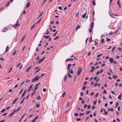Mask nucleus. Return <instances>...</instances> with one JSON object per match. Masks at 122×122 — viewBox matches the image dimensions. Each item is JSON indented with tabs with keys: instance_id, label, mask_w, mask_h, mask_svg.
I'll return each instance as SVG.
<instances>
[{
	"instance_id": "1",
	"label": "nucleus",
	"mask_w": 122,
	"mask_h": 122,
	"mask_svg": "<svg viewBox=\"0 0 122 122\" xmlns=\"http://www.w3.org/2000/svg\"><path fill=\"white\" fill-rule=\"evenodd\" d=\"M38 75L36 76L34 78H33L31 82H33L35 81H37L39 79V77H38Z\"/></svg>"
},
{
	"instance_id": "2",
	"label": "nucleus",
	"mask_w": 122,
	"mask_h": 122,
	"mask_svg": "<svg viewBox=\"0 0 122 122\" xmlns=\"http://www.w3.org/2000/svg\"><path fill=\"white\" fill-rule=\"evenodd\" d=\"M82 68L81 67H80L78 68L77 72V76H79L80 75L82 71Z\"/></svg>"
},
{
	"instance_id": "3",
	"label": "nucleus",
	"mask_w": 122,
	"mask_h": 122,
	"mask_svg": "<svg viewBox=\"0 0 122 122\" xmlns=\"http://www.w3.org/2000/svg\"><path fill=\"white\" fill-rule=\"evenodd\" d=\"M18 20H17L16 22V23L14 25H12L15 28L16 27H19L20 26V25L19 24H18Z\"/></svg>"
},
{
	"instance_id": "4",
	"label": "nucleus",
	"mask_w": 122,
	"mask_h": 122,
	"mask_svg": "<svg viewBox=\"0 0 122 122\" xmlns=\"http://www.w3.org/2000/svg\"><path fill=\"white\" fill-rule=\"evenodd\" d=\"M33 84H31L30 86L29 87V88L28 90H27V92H29L30 91V90L32 88V86H33Z\"/></svg>"
},
{
	"instance_id": "5",
	"label": "nucleus",
	"mask_w": 122,
	"mask_h": 122,
	"mask_svg": "<svg viewBox=\"0 0 122 122\" xmlns=\"http://www.w3.org/2000/svg\"><path fill=\"white\" fill-rule=\"evenodd\" d=\"M43 60H42V59H40L36 63V64H37V63H40L42 61H43Z\"/></svg>"
},
{
	"instance_id": "6",
	"label": "nucleus",
	"mask_w": 122,
	"mask_h": 122,
	"mask_svg": "<svg viewBox=\"0 0 122 122\" xmlns=\"http://www.w3.org/2000/svg\"><path fill=\"white\" fill-rule=\"evenodd\" d=\"M109 61L110 63H112L114 62V60L112 58H110L109 59Z\"/></svg>"
},
{
	"instance_id": "7",
	"label": "nucleus",
	"mask_w": 122,
	"mask_h": 122,
	"mask_svg": "<svg viewBox=\"0 0 122 122\" xmlns=\"http://www.w3.org/2000/svg\"><path fill=\"white\" fill-rule=\"evenodd\" d=\"M30 2H28L27 4H26V8H28L30 6Z\"/></svg>"
},
{
	"instance_id": "8",
	"label": "nucleus",
	"mask_w": 122,
	"mask_h": 122,
	"mask_svg": "<svg viewBox=\"0 0 122 122\" xmlns=\"http://www.w3.org/2000/svg\"><path fill=\"white\" fill-rule=\"evenodd\" d=\"M121 96H122V94L121 93L118 96V99L120 100L121 99Z\"/></svg>"
},
{
	"instance_id": "9",
	"label": "nucleus",
	"mask_w": 122,
	"mask_h": 122,
	"mask_svg": "<svg viewBox=\"0 0 122 122\" xmlns=\"http://www.w3.org/2000/svg\"><path fill=\"white\" fill-rule=\"evenodd\" d=\"M94 25V23L93 22H92L91 24V25H90V27L91 28H92V29L93 27V25Z\"/></svg>"
},
{
	"instance_id": "10",
	"label": "nucleus",
	"mask_w": 122,
	"mask_h": 122,
	"mask_svg": "<svg viewBox=\"0 0 122 122\" xmlns=\"http://www.w3.org/2000/svg\"><path fill=\"white\" fill-rule=\"evenodd\" d=\"M25 97H24L23 99L20 102V104H22L24 102V101L25 99Z\"/></svg>"
},
{
	"instance_id": "11",
	"label": "nucleus",
	"mask_w": 122,
	"mask_h": 122,
	"mask_svg": "<svg viewBox=\"0 0 122 122\" xmlns=\"http://www.w3.org/2000/svg\"><path fill=\"white\" fill-rule=\"evenodd\" d=\"M9 49V47L8 46H7L6 48L5 53H6L8 51Z\"/></svg>"
},
{
	"instance_id": "12",
	"label": "nucleus",
	"mask_w": 122,
	"mask_h": 122,
	"mask_svg": "<svg viewBox=\"0 0 122 122\" xmlns=\"http://www.w3.org/2000/svg\"><path fill=\"white\" fill-rule=\"evenodd\" d=\"M73 60H74V59H73V58H71L70 59H66V60H65V61H73Z\"/></svg>"
},
{
	"instance_id": "13",
	"label": "nucleus",
	"mask_w": 122,
	"mask_h": 122,
	"mask_svg": "<svg viewBox=\"0 0 122 122\" xmlns=\"http://www.w3.org/2000/svg\"><path fill=\"white\" fill-rule=\"evenodd\" d=\"M32 67V66H30V67H28V69L26 70V72H27L29 70L30 68H31V67Z\"/></svg>"
},
{
	"instance_id": "14",
	"label": "nucleus",
	"mask_w": 122,
	"mask_h": 122,
	"mask_svg": "<svg viewBox=\"0 0 122 122\" xmlns=\"http://www.w3.org/2000/svg\"><path fill=\"white\" fill-rule=\"evenodd\" d=\"M71 65V64L70 63L68 65V66H67V69L68 70H69L70 69V66Z\"/></svg>"
},
{
	"instance_id": "15",
	"label": "nucleus",
	"mask_w": 122,
	"mask_h": 122,
	"mask_svg": "<svg viewBox=\"0 0 122 122\" xmlns=\"http://www.w3.org/2000/svg\"><path fill=\"white\" fill-rule=\"evenodd\" d=\"M36 25V24H35L34 25H32L31 27L30 28V30H31L32 29L34 28V27Z\"/></svg>"
},
{
	"instance_id": "16",
	"label": "nucleus",
	"mask_w": 122,
	"mask_h": 122,
	"mask_svg": "<svg viewBox=\"0 0 122 122\" xmlns=\"http://www.w3.org/2000/svg\"><path fill=\"white\" fill-rule=\"evenodd\" d=\"M87 13L86 12V13L84 14L83 15H82V17L83 18H85L86 15Z\"/></svg>"
},
{
	"instance_id": "17",
	"label": "nucleus",
	"mask_w": 122,
	"mask_h": 122,
	"mask_svg": "<svg viewBox=\"0 0 122 122\" xmlns=\"http://www.w3.org/2000/svg\"><path fill=\"white\" fill-rule=\"evenodd\" d=\"M67 76L69 78H71L72 77V75L71 74H70L69 73H68V74Z\"/></svg>"
},
{
	"instance_id": "18",
	"label": "nucleus",
	"mask_w": 122,
	"mask_h": 122,
	"mask_svg": "<svg viewBox=\"0 0 122 122\" xmlns=\"http://www.w3.org/2000/svg\"><path fill=\"white\" fill-rule=\"evenodd\" d=\"M41 98V97L39 95H38V97H37L36 98V99L37 100H40V99Z\"/></svg>"
},
{
	"instance_id": "19",
	"label": "nucleus",
	"mask_w": 122,
	"mask_h": 122,
	"mask_svg": "<svg viewBox=\"0 0 122 122\" xmlns=\"http://www.w3.org/2000/svg\"><path fill=\"white\" fill-rule=\"evenodd\" d=\"M69 72L71 74H73V73H74L73 71L72 70H71V69L69 70Z\"/></svg>"
},
{
	"instance_id": "20",
	"label": "nucleus",
	"mask_w": 122,
	"mask_h": 122,
	"mask_svg": "<svg viewBox=\"0 0 122 122\" xmlns=\"http://www.w3.org/2000/svg\"><path fill=\"white\" fill-rule=\"evenodd\" d=\"M18 98H16L13 101L12 103V104H14L15 102L16 101L18 100Z\"/></svg>"
},
{
	"instance_id": "21",
	"label": "nucleus",
	"mask_w": 122,
	"mask_h": 122,
	"mask_svg": "<svg viewBox=\"0 0 122 122\" xmlns=\"http://www.w3.org/2000/svg\"><path fill=\"white\" fill-rule=\"evenodd\" d=\"M92 3L93 5H96L95 1V0H93L92 1Z\"/></svg>"
},
{
	"instance_id": "22",
	"label": "nucleus",
	"mask_w": 122,
	"mask_h": 122,
	"mask_svg": "<svg viewBox=\"0 0 122 122\" xmlns=\"http://www.w3.org/2000/svg\"><path fill=\"white\" fill-rule=\"evenodd\" d=\"M25 35L22 38V39L20 41V43H21L24 40V39L25 37Z\"/></svg>"
},
{
	"instance_id": "23",
	"label": "nucleus",
	"mask_w": 122,
	"mask_h": 122,
	"mask_svg": "<svg viewBox=\"0 0 122 122\" xmlns=\"http://www.w3.org/2000/svg\"><path fill=\"white\" fill-rule=\"evenodd\" d=\"M109 15H110V16L112 18H114V17L111 14V13H109Z\"/></svg>"
},
{
	"instance_id": "24",
	"label": "nucleus",
	"mask_w": 122,
	"mask_h": 122,
	"mask_svg": "<svg viewBox=\"0 0 122 122\" xmlns=\"http://www.w3.org/2000/svg\"><path fill=\"white\" fill-rule=\"evenodd\" d=\"M26 92V90H25V91H24V92L22 94V95H23V96H24V95H25V93Z\"/></svg>"
},
{
	"instance_id": "25",
	"label": "nucleus",
	"mask_w": 122,
	"mask_h": 122,
	"mask_svg": "<svg viewBox=\"0 0 122 122\" xmlns=\"http://www.w3.org/2000/svg\"><path fill=\"white\" fill-rule=\"evenodd\" d=\"M10 3V2H8V3H7V4L5 5V6L6 7L8 6L9 5Z\"/></svg>"
},
{
	"instance_id": "26",
	"label": "nucleus",
	"mask_w": 122,
	"mask_h": 122,
	"mask_svg": "<svg viewBox=\"0 0 122 122\" xmlns=\"http://www.w3.org/2000/svg\"><path fill=\"white\" fill-rule=\"evenodd\" d=\"M45 75V74L44 73H42L41 75L39 76L38 77H39V79L40 78V77H42L43 76H44V75Z\"/></svg>"
},
{
	"instance_id": "27",
	"label": "nucleus",
	"mask_w": 122,
	"mask_h": 122,
	"mask_svg": "<svg viewBox=\"0 0 122 122\" xmlns=\"http://www.w3.org/2000/svg\"><path fill=\"white\" fill-rule=\"evenodd\" d=\"M112 77L113 78L116 79V78H118V77L116 75H113L112 76Z\"/></svg>"
},
{
	"instance_id": "28",
	"label": "nucleus",
	"mask_w": 122,
	"mask_h": 122,
	"mask_svg": "<svg viewBox=\"0 0 122 122\" xmlns=\"http://www.w3.org/2000/svg\"><path fill=\"white\" fill-rule=\"evenodd\" d=\"M118 104H119L117 102H116V106H115V107L116 108H117V106L118 105Z\"/></svg>"
},
{
	"instance_id": "29",
	"label": "nucleus",
	"mask_w": 122,
	"mask_h": 122,
	"mask_svg": "<svg viewBox=\"0 0 122 122\" xmlns=\"http://www.w3.org/2000/svg\"><path fill=\"white\" fill-rule=\"evenodd\" d=\"M30 94L29 93L28 94V95H27V96L26 97L25 99L26 100H27L28 99V98L30 96Z\"/></svg>"
},
{
	"instance_id": "30",
	"label": "nucleus",
	"mask_w": 122,
	"mask_h": 122,
	"mask_svg": "<svg viewBox=\"0 0 122 122\" xmlns=\"http://www.w3.org/2000/svg\"><path fill=\"white\" fill-rule=\"evenodd\" d=\"M113 34H114V33L112 31H111L109 33V35H112Z\"/></svg>"
},
{
	"instance_id": "31",
	"label": "nucleus",
	"mask_w": 122,
	"mask_h": 122,
	"mask_svg": "<svg viewBox=\"0 0 122 122\" xmlns=\"http://www.w3.org/2000/svg\"><path fill=\"white\" fill-rule=\"evenodd\" d=\"M106 41L107 42H108L111 41V40L110 39L108 38H106Z\"/></svg>"
},
{
	"instance_id": "32",
	"label": "nucleus",
	"mask_w": 122,
	"mask_h": 122,
	"mask_svg": "<svg viewBox=\"0 0 122 122\" xmlns=\"http://www.w3.org/2000/svg\"><path fill=\"white\" fill-rule=\"evenodd\" d=\"M35 91H34L32 93H31V97H32L33 95L35 94Z\"/></svg>"
},
{
	"instance_id": "33",
	"label": "nucleus",
	"mask_w": 122,
	"mask_h": 122,
	"mask_svg": "<svg viewBox=\"0 0 122 122\" xmlns=\"http://www.w3.org/2000/svg\"><path fill=\"white\" fill-rule=\"evenodd\" d=\"M40 70V68L39 69L37 70L36 72H35L34 73V74H35L37 73V72H38Z\"/></svg>"
},
{
	"instance_id": "34",
	"label": "nucleus",
	"mask_w": 122,
	"mask_h": 122,
	"mask_svg": "<svg viewBox=\"0 0 122 122\" xmlns=\"http://www.w3.org/2000/svg\"><path fill=\"white\" fill-rule=\"evenodd\" d=\"M80 28V26L79 25H78L76 28V30L78 28Z\"/></svg>"
},
{
	"instance_id": "35",
	"label": "nucleus",
	"mask_w": 122,
	"mask_h": 122,
	"mask_svg": "<svg viewBox=\"0 0 122 122\" xmlns=\"http://www.w3.org/2000/svg\"><path fill=\"white\" fill-rule=\"evenodd\" d=\"M21 64V63H19L16 66V67L17 68Z\"/></svg>"
},
{
	"instance_id": "36",
	"label": "nucleus",
	"mask_w": 122,
	"mask_h": 122,
	"mask_svg": "<svg viewBox=\"0 0 122 122\" xmlns=\"http://www.w3.org/2000/svg\"><path fill=\"white\" fill-rule=\"evenodd\" d=\"M59 36H57L55 37V38H54V40H55L56 39H58L59 38Z\"/></svg>"
},
{
	"instance_id": "37",
	"label": "nucleus",
	"mask_w": 122,
	"mask_h": 122,
	"mask_svg": "<svg viewBox=\"0 0 122 122\" xmlns=\"http://www.w3.org/2000/svg\"><path fill=\"white\" fill-rule=\"evenodd\" d=\"M85 113H81L79 114V115L80 116H83L84 115Z\"/></svg>"
},
{
	"instance_id": "38",
	"label": "nucleus",
	"mask_w": 122,
	"mask_h": 122,
	"mask_svg": "<svg viewBox=\"0 0 122 122\" xmlns=\"http://www.w3.org/2000/svg\"><path fill=\"white\" fill-rule=\"evenodd\" d=\"M92 14L93 16V17H94V15L95 12L93 10V11H92Z\"/></svg>"
},
{
	"instance_id": "39",
	"label": "nucleus",
	"mask_w": 122,
	"mask_h": 122,
	"mask_svg": "<svg viewBox=\"0 0 122 122\" xmlns=\"http://www.w3.org/2000/svg\"><path fill=\"white\" fill-rule=\"evenodd\" d=\"M115 47H116L115 46L112 49V52H113Z\"/></svg>"
},
{
	"instance_id": "40",
	"label": "nucleus",
	"mask_w": 122,
	"mask_h": 122,
	"mask_svg": "<svg viewBox=\"0 0 122 122\" xmlns=\"http://www.w3.org/2000/svg\"><path fill=\"white\" fill-rule=\"evenodd\" d=\"M35 87V88H34V89L33 90V91L36 92V90L37 89V88L38 87V86H36V87Z\"/></svg>"
},
{
	"instance_id": "41",
	"label": "nucleus",
	"mask_w": 122,
	"mask_h": 122,
	"mask_svg": "<svg viewBox=\"0 0 122 122\" xmlns=\"http://www.w3.org/2000/svg\"><path fill=\"white\" fill-rule=\"evenodd\" d=\"M41 18L35 24H36H36H37L38 23H39L40 22V21L41 20Z\"/></svg>"
},
{
	"instance_id": "42",
	"label": "nucleus",
	"mask_w": 122,
	"mask_h": 122,
	"mask_svg": "<svg viewBox=\"0 0 122 122\" xmlns=\"http://www.w3.org/2000/svg\"><path fill=\"white\" fill-rule=\"evenodd\" d=\"M40 106V105L39 104V103H38L36 104V107H39Z\"/></svg>"
},
{
	"instance_id": "43",
	"label": "nucleus",
	"mask_w": 122,
	"mask_h": 122,
	"mask_svg": "<svg viewBox=\"0 0 122 122\" xmlns=\"http://www.w3.org/2000/svg\"><path fill=\"white\" fill-rule=\"evenodd\" d=\"M86 87V86H84L82 88V90H85V88Z\"/></svg>"
},
{
	"instance_id": "44",
	"label": "nucleus",
	"mask_w": 122,
	"mask_h": 122,
	"mask_svg": "<svg viewBox=\"0 0 122 122\" xmlns=\"http://www.w3.org/2000/svg\"><path fill=\"white\" fill-rule=\"evenodd\" d=\"M66 94V92H65L62 94V97H64V96Z\"/></svg>"
},
{
	"instance_id": "45",
	"label": "nucleus",
	"mask_w": 122,
	"mask_h": 122,
	"mask_svg": "<svg viewBox=\"0 0 122 122\" xmlns=\"http://www.w3.org/2000/svg\"><path fill=\"white\" fill-rule=\"evenodd\" d=\"M97 100L96 99L95 101L94 102L93 104L95 105L96 104V102H97Z\"/></svg>"
},
{
	"instance_id": "46",
	"label": "nucleus",
	"mask_w": 122,
	"mask_h": 122,
	"mask_svg": "<svg viewBox=\"0 0 122 122\" xmlns=\"http://www.w3.org/2000/svg\"><path fill=\"white\" fill-rule=\"evenodd\" d=\"M16 50H15V51L14 52V53H13V56H14L16 53Z\"/></svg>"
},
{
	"instance_id": "47",
	"label": "nucleus",
	"mask_w": 122,
	"mask_h": 122,
	"mask_svg": "<svg viewBox=\"0 0 122 122\" xmlns=\"http://www.w3.org/2000/svg\"><path fill=\"white\" fill-rule=\"evenodd\" d=\"M118 32V31L117 30L114 32V33H117Z\"/></svg>"
},
{
	"instance_id": "48",
	"label": "nucleus",
	"mask_w": 122,
	"mask_h": 122,
	"mask_svg": "<svg viewBox=\"0 0 122 122\" xmlns=\"http://www.w3.org/2000/svg\"><path fill=\"white\" fill-rule=\"evenodd\" d=\"M94 87H95L97 86V83H94Z\"/></svg>"
},
{
	"instance_id": "49",
	"label": "nucleus",
	"mask_w": 122,
	"mask_h": 122,
	"mask_svg": "<svg viewBox=\"0 0 122 122\" xmlns=\"http://www.w3.org/2000/svg\"><path fill=\"white\" fill-rule=\"evenodd\" d=\"M43 14V12H41L39 15V17H40Z\"/></svg>"
},
{
	"instance_id": "50",
	"label": "nucleus",
	"mask_w": 122,
	"mask_h": 122,
	"mask_svg": "<svg viewBox=\"0 0 122 122\" xmlns=\"http://www.w3.org/2000/svg\"><path fill=\"white\" fill-rule=\"evenodd\" d=\"M5 110V109H3L1 111H0L1 112H4Z\"/></svg>"
},
{
	"instance_id": "51",
	"label": "nucleus",
	"mask_w": 122,
	"mask_h": 122,
	"mask_svg": "<svg viewBox=\"0 0 122 122\" xmlns=\"http://www.w3.org/2000/svg\"><path fill=\"white\" fill-rule=\"evenodd\" d=\"M13 114L12 113H11L9 115V117H10L13 115Z\"/></svg>"
},
{
	"instance_id": "52",
	"label": "nucleus",
	"mask_w": 122,
	"mask_h": 122,
	"mask_svg": "<svg viewBox=\"0 0 122 122\" xmlns=\"http://www.w3.org/2000/svg\"><path fill=\"white\" fill-rule=\"evenodd\" d=\"M102 54H100L98 55L97 56V57H100V56H102Z\"/></svg>"
},
{
	"instance_id": "53",
	"label": "nucleus",
	"mask_w": 122,
	"mask_h": 122,
	"mask_svg": "<svg viewBox=\"0 0 122 122\" xmlns=\"http://www.w3.org/2000/svg\"><path fill=\"white\" fill-rule=\"evenodd\" d=\"M24 81H24L22 83H21L20 85V86H22L24 85Z\"/></svg>"
},
{
	"instance_id": "54",
	"label": "nucleus",
	"mask_w": 122,
	"mask_h": 122,
	"mask_svg": "<svg viewBox=\"0 0 122 122\" xmlns=\"http://www.w3.org/2000/svg\"><path fill=\"white\" fill-rule=\"evenodd\" d=\"M21 108V107H19L18 108V109L16 110V112H17Z\"/></svg>"
},
{
	"instance_id": "55",
	"label": "nucleus",
	"mask_w": 122,
	"mask_h": 122,
	"mask_svg": "<svg viewBox=\"0 0 122 122\" xmlns=\"http://www.w3.org/2000/svg\"><path fill=\"white\" fill-rule=\"evenodd\" d=\"M58 31H57L53 36V37H54L56 36Z\"/></svg>"
},
{
	"instance_id": "56",
	"label": "nucleus",
	"mask_w": 122,
	"mask_h": 122,
	"mask_svg": "<svg viewBox=\"0 0 122 122\" xmlns=\"http://www.w3.org/2000/svg\"><path fill=\"white\" fill-rule=\"evenodd\" d=\"M91 105H89L87 107V109H89L90 108Z\"/></svg>"
},
{
	"instance_id": "57",
	"label": "nucleus",
	"mask_w": 122,
	"mask_h": 122,
	"mask_svg": "<svg viewBox=\"0 0 122 122\" xmlns=\"http://www.w3.org/2000/svg\"><path fill=\"white\" fill-rule=\"evenodd\" d=\"M15 112H16V111L15 110H14L12 112V113H13V114H14L15 113Z\"/></svg>"
},
{
	"instance_id": "58",
	"label": "nucleus",
	"mask_w": 122,
	"mask_h": 122,
	"mask_svg": "<svg viewBox=\"0 0 122 122\" xmlns=\"http://www.w3.org/2000/svg\"><path fill=\"white\" fill-rule=\"evenodd\" d=\"M104 39H102V41H101V43H104Z\"/></svg>"
},
{
	"instance_id": "59",
	"label": "nucleus",
	"mask_w": 122,
	"mask_h": 122,
	"mask_svg": "<svg viewBox=\"0 0 122 122\" xmlns=\"http://www.w3.org/2000/svg\"><path fill=\"white\" fill-rule=\"evenodd\" d=\"M67 105L66 106V108H67L69 106V102H68L67 103Z\"/></svg>"
},
{
	"instance_id": "60",
	"label": "nucleus",
	"mask_w": 122,
	"mask_h": 122,
	"mask_svg": "<svg viewBox=\"0 0 122 122\" xmlns=\"http://www.w3.org/2000/svg\"><path fill=\"white\" fill-rule=\"evenodd\" d=\"M74 115L75 116H77L78 115V114L77 113H75L74 114Z\"/></svg>"
},
{
	"instance_id": "61",
	"label": "nucleus",
	"mask_w": 122,
	"mask_h": 122,
	"mask_svg": "<svg viewBox=\"0 0 122 122\" xmlns=\"http://www.w3.org/2000/svg\"><path fill=\"white\" fill-rule=\"evenodd\" d=\"M58 9L60 10H61L62 9V8L61 6H60L58 7Z\"/></svg>"
},
{
	"instance_id": "62",
	"label": "nucleus",
	"mask_w": 122,
	"mask_h": 122,
	"mask_svg": "<svg viewBox=\"0 0 122 122\" xmlns=\"http://www.w3.org/2000/svg\"><path fill=\"white\" fill-rule=\"evenodd\" d=\"M100 73V72L99 71H97V73H96V75H98Z\"/></svg>"
},
{
	"instance_id": "63",
	"label": "nucleus",
	"mask_w": 122,
	"mask_h": 122,
	"mask_svg": "<svg viewBox=\"0 0 122 122\" xmlns=\"http://www.w3.org/2000/svg\"><path fill=\"white\" fill-rule=\"evenodd\" d=\"M87 81H85L83 83V85H86V83H87Z\"/></svg>"
},
{
	"instance_id": "64",
	"label": "nucleus",
	"mask_w": 122,
	"mask_h": 122,
	"mask_svg": "<svg viewBox=\"0 0 122 122\" xmlns=\"http://www.w3.org/2000/svg\"><path fill=\"white\" fill-rule=\"evenodd\" d=\"M90 111H87L86 112V114H89L90 112Z\"/></svg>"
}]
</instances>
